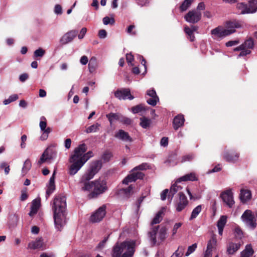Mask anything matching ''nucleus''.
Masks as SVG:
<instances>
[{"label":"nucleus","mask_w":257,"mask_h":257,"mask_svg":"<svg viewBox=\"0 0 257 257\" xmlns=\"http://www.w3.org/2000/svg\"><path fill=\"white\" fill-rule=\"evenodd\" d=\"M51 205L55 227L58 231H61L64 217V196L63 194L56 195Z\"/></svg>","instance_id":"f257e3e1"},{"label":"nucleus","mask_w":257,"mask_h":257,"mask_svg":"<svg viewBox=\"0 0 257 257\" xmlns=\"http://www.w3.org/2000/svg\"><path fill=\"white\" fill-rule=\"evenodd\" d=\"M82 189L90 192L87 197L89 199L96 198L105 193L108 189L107 182L104 179H98L93 181H84Z\"/></svg>","instance_id":"f03ea898"},{"label":"nucleus","mask_w":257,"mask_h":257,"mask_svg":"<svg viewBox=\"0 0 257 257\" xmlns=\"http://www.w3.org/2000/svg\"><path fill=\"white\" fill-rule=\"evenodd\" d=\"M87 150V146L84 143L79 145L74 149V154L69 159L70 162L72 163L69 170V173L70 175L75 174L85 164L79 158V156L80 153L86 152Z\"/></svg>","instance_id":"7ed1b4c3"},{"label":"nucleus","mask_w":257,"mask_h":257,"mask_svg":"<svg viewBox=\"0 0 257 257\" xmlns=\"http://www.w3.org/2000/svg\"><path fill=\"white\" fill-rule=\"evenodd\" d=\"M135 252L134 244L123 241L115 244L112 250V257H132Z\"/></svg>","instance_id":"20e7f679"},{"label":"nucleus","mask_w":257,"mask_h":257,"mask_svg":"<svg viewBox=\"0 0 257 257\" xmlns=\"http://www.w3.org/2000/svg\"><path fill=\"white\" fill-rule=\"evenodd\" d=\"M226 27L228 29H225L222 26H218L212 29L211 33L217 38H222L234 33L235 32L234 29L240 28L241 25L238 21L234 20L226 22Z\"/></svg>","instance_id":"39448f33"},{"label":"nucleus","mask_w":257,"mask_h":257,"mask_svg":"<svg viewBox=\"0 0 257 257\" xmlns=\"http://www.w3.org/2000/svg\"><path fill=\"white\" fill-rule=\"evenodd\" d=\"M102 167V162L100 160H95L91 162L87 172L81 177L80 182L88 181L93 178L94 175Z\"/></svg>","instance_id":"423d86ee"},{"label":"nucleus","mask_w":257,"mask_h":257,"mask_svg":"<svg viewBox=\"0 0 257 257\" xmlns=\"http://www.w3.org/2000/svg\"><path fill=\"white\" fill-rule=\"evenodd\" d=\"M243 221L252 229H254L256 226L254 215L250 210H245L241 216Z\"/></svg>","instance_id":"0eeeda50"},{"label":"nucleus","mask_w":257,"mask_h":257,"mask_svg":"<svg viewBox=\"0 0 257 257\" xmlns=\"http://www.w3.org/2000/svg\"><path fill=\"white\" fill-rule=\"evenodd\" d=\"M106 206L105 205H103L98 208L91 216L90 220L92 222H98L102 220L106 213Z\"/></svg>","instance_id":"6e6552de"},{"label":"nucleus","mask_w":257,"mask_h":257,"mask_svg":"<svg viewBox=\"0 0 257 257\" xmlns=\"http://www.w3.org/2000/svg\"><path fill=\"white\" fill-rule=\"evenodd\" d=\"M239 157V153L235 150L225 151L223 154V158L226 162L234 163L236 162Z\"/></svg>","instance_id":"1a4fd4ad"},{"label":"nucleus","mask_w":257,"mask_h":257,"mask_svg":"<svg viewBox=\"0 0 257 257\" xmlns=\"http://www.w3.org/2000/svg\"><path fill=\"white\" fill-rule=\"evenodd\" d=\"M185 20L190 23L195 24L199 22L201 18V13L196 11H190L185 16Z\"/></svg>","instance_id":"9d476101"},{"label":"nucleus","mask_w":257,"mask_h":257,"mask_svg":"<svg viewBox=\"0 0 257 257\" xmlns=\"http://www.w3.org/2000/svg\"><path fill=\"white\" fill-rule=\"evenodd\" d=\"M54 151L52 148H47L41 156L38 162V164L41 165L44 163L52 159L54 155Z\"/></svg>","instance_id":"9b49d317"},{"label":"nucleus","mask_w":257,"mask_h":257,"mask_svg":"<svg viewBox=\"0 0 257 257\" xmlns=\"http://www.w3.org/2000/svg\"><path fill=\"white\" fill-rule=\"evenodd\" d=\"M114 96L119 100H125L126 98L132 100L134 98V97L131 95V91L128 88L117 89L114 92Z\"/></svg>","instance_id":"f8f14e48"},{"label":"nucleus","mask_w":257,"mask_h":257,"mask_svg":"<svg viewBox=\"0 0 257 257\" xmlns=\"http://www.w3.org/2000/svg\"><path fill=\"white\" fill-rule=\"evenodd\" d=\"M220 197L229 208H231L234 204L233 193L231 190H227L222 192L220 194Z\"/></svg>","instance_id":"ddd939ff"},{"label":"nucleus","mask_w":257,"mask_h":257,"mask_svg":"<svg viewBox=\"0 0 257 257\" xmlns=\"http://www.w3.org/2000/svg\"><path fill=\"white\" fill-rule=\"evenodd\" d=\"M178 195L179 198L176 205V210L178 212H181L188 205V201L183 192H180Z\"/></svg>","instance_id":"4468645a"},{"label":"nucleus","mask_w":257,"mask_h":257,"mask_svg":"<svg viewBox=\"0 0 257 257\" xmlns=\"http://www.w3.org/2000/svg\"><path fill=\"white\" fill-rule=\"evenodd\" d=\"M185 122V118L184 115L179 114L174 117L173 120V128L177 131L179 128L182 127L184 125Z\"/></svg>","instance_id":"2eb2a0df"},{"label":"nucleus","mask_w":257,"mask_h":257,"mask_svg":"<svg viewBox=\"0 0 257 257\" xmlns=\"http://www.w3.org/2000/svg\"><path fill=\"white\" fill-rule=\"evenodd\" d=\"M56 171H54L53 175L50 177L48 184L47 185V190L46 194V197L47 199L50 195L55 190V179Z\"/></svg>","instance_id":"dca6fc26"},{"label":"nucleus","mask_w":257,"mask_h":257,"mask_svg":"<svg viewBox=\"0 0 257 257\" xmlns=\"http://www.w3.org/2000/svg\"><path fill=\"white\" fill-rule=\"evenodd\" d=\"M114 137L116 138L125 142H132L133 141L128 133L122 130H119L115 134Z\"/></svg>","instance_id":"f3484780"},{"label":"nucleus","mask_w":257,"mask_h":257,"mask_svg":"<svg viewBox=\"0 0 257 257\" xmlns=\"http://www.w3.org/2000/svg\"><path fill=\"white\" fill-rule=\"evenodd\" d=\"M41 206L40 199H35L32 201V205L31 206V210L29 215L31 217H33L38 212Z\"/></svg>","instance_id":"a211bd4d"},{"label":"nucleus","mask_w":257,"mask_h":257,"mask_svg":"<svg viewBox=\"0 0 257 257\" xmlns=\"http://www.w3.org/2000/svg\"><path fill=\"white\" fill-rule=\"evenodd\" d=\"M159 225L153 226L148 232V236L153 245L157 243V233L158 232Z\"/></svg>","instance_id":"6ab92c4d"},{"label":"nucleus","mask_w":257,"mask_h":257,"mask_svg":"<svg viewBox=\"0 0 257 257\" xmlns=\"http://www.w3.org/2000/svg\"><path fill=\"white\" fill-rule=\"evenodd\" d=\"M165 211V208L163 207L157 213L151 223L152 226L159 223L162 220Z\"/></svg>","instance_id":"aec40b11"},{"label":"nucleus","mask_w":257,"mask_h":257,"mask_svg":"<svg viewBox=\"0 0 257 257\" xmlns=\"http://www.w3.org/2000/svg\"><path fill=\"white\" fill-rule=\"evenodd\" d=\"M251 193L248 190L241 189L240 194V199L242 203H245L250 199Z\"/></svg>","instance_id":"412c9836"},{"label":"nucleus","mask_w":257,"mask_h":257,"mask_svg":"<svg viewBox=\"0 0 257 257\" xmlns=\"http://www.w3.org/2000/svg\"><path fill=\"white\" fill-rule=\"evenodd\" d=\"M198 180L197 177L196 176V174L194 172H191L189 174H187L185 175L184 176L180 177L178 180V181L180 182L181 181H197Z\"/></svg>","instance_id":"4be33fe9"},{"label":"nucleus","mask_w":257,"mask_h":257,"mask_svg":"<svg viewBox=\"0 0 257 257\" xmlns=\"http://www.w3.org/2000/svg\"><path fill=\"white\" fill-rule=\"evenodd\" d=\"M178 182H179L177 180L175 184L171 186L168 194V199L170 198V199L172 200L174 194L182 189L180 186L177 185Z\"/></svg>","instance_id":"5701e85b"},{"label":"nucleus","mask_w":257,"mask_h":257,"mask_svg":"<svg viewBox=\"0 0 257 257\" xmlns=\"http://www.w3.org/2000/svg\"><path fill=\"white\" fill-rule=\"evenodd\" d=\"M253 252L251 244H247L245 249L241 252L240 257H250Z\"/></svg>","instance_id":"b1692460"},{"label":"nucleus","mask_w":257,"mask_h":257,"mask_svg":"<svg viewBox=\"0 0 257 257\" xmlns=\"http://www.w3.org/2000/svg\"><path fill=\"white\" fill-rule=\"evenodd\" d=\"M240 246L239 243L230 242L227 247V252L229 254H233L239 248Z\"/></svg>","instance_id":"393cba45"},{"label":"nucleus","mask_w":257,"mask_h":257,"mask_svg":"<svg viewBox=\"0 0 257 257\" xmlns=\"http://www.w3.org/2000/svg\"><path fill=\"white\" fill-rule=\"evenodd\" d=\"M78 32L76 30H72L65 34V44L71 42L78 35Z\"/></svg>","instance_id":"a878e982"},{"label":"nucleus","mask_w":257,"mask_h":257,"mask_svg":"<svg viewBox=\"0 0 257 257\" xmlns=\"http://www.w3.org/2000/svg\"><path fill=\"white\" fill-rule=\"evenodd\" d=\"M43 245V239L41 238H40L38 239H36L35 241L30 243L29 244V247L31 249H35L42 247Z\"/></svg>","instance_id":"bb28decb"},{"label":"nucleus","mask_w":257,"mask_h":257,"mask_svg":"<svg viewBox=\"0 0 257 257\" xmlns=\"http://www.w3.org/2000/svg\"><path fill=\"white\" fill-rule=\"evenodd\" d=\"M97 67V59L95 57H92L88 64V69L90 73H93Z\"/></svg>","instance_id":"cd10ccee"},{"label":"nucleus","mask_w":257,"mask_h":257,"mask_svg":"<svg viewBox=\"0 0 257 257\" xmlns=\"http://www.w3.org/2000/svg\"><path fill=\"white\" fill-rule=\"evenodd\" d=\"M247 8L249 14L255 13L257 11V0H249Z\"/></svg>","instance_id":"c85d7f7f"},{"label":"nucleus","mask_w":257,"mask_h":257,"mask_svg":"<svg viewBox=\"0 0 257 257\" xmlns=\"http://www.w3.org/2000/svg\"><path fill=\"white\" fill-rule=\"evenodd\" d=\"M137 179L134 173V171L132 170V173L128 175L126 177L122 180V183L124 184H128L130 182H135Z\"/></svg>","instance_id":"c756f323"},{"label":"nucleus","mask_w":257,"mask_h":257,"mask_svg":"<svg viewBox=\"0 0 257 257\" xmlns=\"http://www.w3.org/2000/svg\"><path fill=\"white\" fill-rule=\"evenodd\" d=\"M243 50H250L253 48L254 42L252 38H250L244 42L242 44Z\"/></svg>","instance_id":"7c9ffc66"},{"label":"nucleus","mask_w":257,"mask_h":257,"mask_svg":"<svg viewBox=\"0 0 257 257\" xmlns=\"http://www.w3.org/2000/svg\"><path fill=\"white\" fill-rule=\"evenodd\" d=\"M121 116V115L119 113L112 112L106 114V117L108 118L110 124H111L113 121L114 120L120 121Z\"/></svg>","instance_id":"2f4dec72"},{"label":"nucleus","mask_w":257,"mask_h":257,"mask_svg":"<svg viewBox=\"0 0 257 257\" xmlns=\"http://www.w3.org/2000/svg\"><path fill=\"white\" fill-rule=\"evenodd\" d=\"M236 8L240 11V14H249L247 5L244 3H238L236 5Z\"/></svg>","instance_id":"473e14b6"},{"label":"nucleus","mask_w":257,"mask_h":257,"mask_svg":"<svg viewBox=\"0 0 257 257\" xmlns=\"http://www.w3.org/2000/svg\"><path fill=\"white\" fill-rule=\"evenodd\" d=\"M80 153L79 158L85 163L90 158L93 156V153L92 151H89L88 152Z\"/></svg>","instance_id":"72a5a7b5"},{"label":"nucleus","mask_w":257,"mask_h":257,"mask_svg":"<svg viewBox=\"0 0 257 257\" xmlns=\"http://www.w3.org/2000/svg\"><path fill=\"white\" fill-rule=\"evenodd\" d=\"M140 125L143 128H148L151 123V119L146 117H142L140 118Z\"/></svg>","instance_id":"f704fd0d"},{"label":"nucleus","mask_w":257,"mask_h":257,"mask_svg":"<svg viewBox=\"0 0 257 257\" xmlns=\"http://www.w3.org/2000/svg\"><path fill=\"white\" fill-rule=\"evenodd\" d=\"M202 210V206L201 205H199L196 206L195 208L193 209L191 215L190 216V217L189 218L190 220H191L194 218H195L198 214L200 213V212Z\"/></svg>","instance_id":"c9c22d12"},{"label":"nucleus","mask_w":257,"mask_h":257,"mask_svg":"<svg viewBox=\"0 0 257 257\" xmlns=\"http://www.w3.org/2000/svg\"><path fill=\"white\" fill-rule=\"evenodd\" d=\"M167 229L165 226L162 227L159 231V239L161 241H163L166 237Z\"/></svg>","instance_id":"e433bc0d"},{"label":"nucleus","mask_w":257,"mask_h":257,"mask_svg":"<svg viewBox=\"0 0 257 257\" xmlns=\"http://www.w3.org/2000/svg\"><path fill=\"white\" fill-rule=\"evenodd\" d=\"M193 0H185L180 6L181 12L186 11L191 5Z\"/></svg>","instance_id":"4c0bfd02"},{"label":"nucleus","mask_w":257,"mask_h":257,"mask_svg":"<svg viewBox=\"0 0 257 257\" xmlns=\"http://www.w3.org/2000/svg\"><path fill=\"white\" fill-rule=\"evenodd\" d=\"M227 222V217L225 215L221 216L217 223V227H224Z\"/></svg>","instance_id":"58836bf2"},{"label":"nucleus","mask_w":257,"mask_h":257,"mask_svg":"<svg viewBox=\"0 0 257 257\" xmlns=\"http://www.w3.org/2000/svg\"><path fill=\"white\" fill-rule=\"evenodd\" d=\"M132 111L134 113H138L145 110V106L142 104H138L132 107Z\"/></svg>","instance_id":"ea45409f"},{"label":"nucleus","mask_w":257,"mask_h":257,"mask_svg":"<svg viewBox=\"0 0 257 257\" xmlns=\"http://www.w3.org/2000/svg\"><path fill=\"white\" fill-rule=\"evenodd\" d=\"M32 164L30 159H27L24 162L23 167L22 168V172L26 173L31 168Z\"/></svg>","instance_id":"a19ab883"},{"label":"nucleus","mask_w":257,"mask_h":257,"mask_svg":"<svg viewBox=\"0 0 257 257\" xmlns=\"http://www.w3.org/2000/svg\"><path fill=\"white\" fill-rule=\"evenodd\" d=\"M112 157V153L109 151H106L102 154L101 158L104 162H107L110 160Z\"/></svg>","instance_id":"79ce46f5"},{"label":"nucleus","mask_w":257,"mask_h":257,"mask_svg":"<svg viewBox=\"0 0 257 257\" xmlns=\"http://www.w3.org/2000/svg\"><path fill=\"white\" fill-rule=\"evenodd\" d=\"M99 126L100 124L98 123H96V124H93L87 127L86 130V132L87 133L96 132L99 129Z\"/></svg>","instance_id":"37998d69"},{"label":"nucleus","mask_w":257,"mask_h":257,"mask_svg":"<svg viewBox=\"0 0 257 257\" xmlns=\"http://www.w3.org/2000/svg\"><path fill=\"white\" fill-rule=\"evenodd\" d=\"M39 125L42 131H45L47 130V120L45 116L41 117Z\"/></svg>","instance_id":"c03bdc74"},{"label":"nucleus","mask_w":257,"mask_h":257,"mask_svg":"<svg viewBox=\"0 0 257 257\" xmlns=\"http://www.w3.org/2000/svg\"><path fill=\"white\" fill-rule=\"evenodd\" d=\"M45 54V51L41 48L35 50L34 52V57L38 58L42 57Z\"/></svg>","instance_id":"a18cd8bd"},{"label":"nucleus","mask_w":257,"mask_h":257,"mask_svg":"<svg viewBox=\"0 0 257 257\" xmlns=\"http://www.w3.org/2000/svg\"><path fill=\"white\" fill-rule=\"evenodd\" d=\"M18 99V95L16 94L11 95L8 99H5L4 101V104L7 105L12 102L15 101Z\"/></svg>","instance_id":"49530a36"},{"label":"nucleus","mask_w":257,"mask_h":257,"mask_svg":"<svg viewBox=\"0 0 257 257\" xmlns=\"http://www.w3.org/2000/svg\"><path fill=\"white\" fill-rule=\"evenodd\" d=\"M103 23L104 25H108L110 24L111 25H113L115 23V20L113 18H109V17H105L103 18L102 20Z\"/></svg>","instance_id":"de8ad7c7"},{"label":"nucleus","mask_w":257,"mask_h":257,"mask_svg":"<svg viewBox=\"0 0 257 257\" xmlns=\"http://www.w3.org/2000/svg\"><path fill=\"white\" fill-rule=\"evenodd\" d=\"M149 168V165L146 163H142L141 165L135 167L133 169V171H138V170H146Z\"/></svg>","instance_id":"09e8293b"},{"label":"nucleus","mask_w":257,"mask_h":257,"mask_svg":"<svg viewBox=\"0 0 257 257\" xmlns=\"http://www.w3.org/2000/svg\"><path fill=\"white\" fill-rule=\"evenodd\" d=\"M194 155L193 154L191 153L186 155L182 157L181 162L184 163L187 161H191L194 159Z\"/></svg>","instance_id":"8fccbe9b"},{"label":"nucleus","mask_w":257,"mask_h":257,"mask_svg":"<svg viewBox=\"0 0 257 257\" xmlns=\"http://www.w3.org/2000/svg\"><path fill=\"white\" fill-rule=\"evenodd\" d=\"M184 31L189 37L190 41L192 42L195 39V36L193 33L190 30V28L187 26L185 27Z\"/></svg>","instance_id":"3c124183"},{"label":"nucleus","mask_w":257,"mask_h":257,"mask_svg":"<svg viewBox=\"0 0 257 257\" xmlns=\"http://www.w3.org/2000/svg\"><path fill=\"white\" fill-rule=\"evenodd\" d=\"M216 239L214 238H212L208 242L206 250L212 251V249L213 247V246L216 244Z\"/></svg>","instance_id":"603ef678"},{"label":"nucleus","mask_w":257,"mask_h":257,"mask_svg":"<svg viewBox=\"0 0 257 257\" xmlns=\"http://www.w3.org/2000/svg\"><path fill=\"white\" fill-rule=\"evenodd\" d=\"M133 188L132 185H130L127 188L122 189L126 197L129 198L133 194Z\"/></svg>","instance_id":"864d4df0"},{"label":"nucleus","mask_w":257,"mask_h":257,"mask_svg":"<svg viewBox=\"0 0 257 257\" xmlns=\"http://www.w3.org/2000/svg\"><path fill=\"white\" fill-rule=\"evenodd\" d=\"M119 121L126 125H130L133 122V120L131 118L124 116L122 115Z\"/></svg>","instance_id":"5fc2aeb1"},{"label":"nucleus","mask_w":257,"mask_h":257,"mask_svg":"<svg viewBox=\"0 0 257 257\" xmlns=\"http://www.w3.org/2000/svg\"><path fill=\"white\" fill-rule=\"evenodd\" d=\"M43 134L41 135L40 139L42 141H44L47 139L49 134L51 132V128L49 127L47 128L45 131H42Z\"/></svg>","instance_id":"6e6d98bb"},{"label":"nucleus","mask_w":257,"mask_h":257,"mask_svg":"<svg viewBox=\"0 0 257 257\" xmlns=\"http://www.w3.org/2000/svg\"><path fill=\"white\" fill-rule=\"evenodd\" d=\"M184 250L183 246H179L178 249L174 252L171 257H181L183 253L182 251Z\"/></svg>","instance_id":"4d7b16f0"},{"label":"nucleus","mask_w":257,"mask_h":257,"mask_svg":"<svg viewBox=\"0 0 257 257\" xmlns=\"http://www.w3.org/2000/svg\"><path fill=\"white\" fill-rule=\"evenodd\" d=\"M159 101L158 96L152 97L147 100V103L152 106H155L157 104V101Z\"/></svg>","instance_id":"13d9d810"},{"label":"nucleus","mask_w":257,"mask_h":257,"mask_svg":"<svg viewBox=\"0 0 257 257\" xmlns=\"http://www.w3.org/2000/svg\"><path fill=\"white\" fill-rule=\"evenodd\" d=\"M197 247V244L194 243L192 245H190L188 247L187 251L186 253V256H188L191 253H192L193 252L195 251Z\"/></svg>","instance_id":"bf43d9fd"},{"label":"nucleus","mask_w":257,"mask_h":257,"mask_svg":"<svg viewBox=\"0 0 257 257\" xmlns=\"http://www.w3.org/2000/svg\"><path fill=\"white\" fill-rule=\"evenodd\" d=\"M126 60L129 65H133V64H132V62L134 60V57L131 53H127L126 54Z\"/></svg>","instance_id":"052dcab7"},{"label":"nucleus","mask_w":257,"mask_h":257,"mask_svg":"<svg viewBox=\"0 0 257 257\" xmlns=\"http://www.w3.org/2000/svg\"><path fill=\"white\" fill-rule=\"evenodd\" d=\"M239 43V41L238 40L233 41H229L225 43V46L227 47H231L232 46L236 45Z\"/></svg>","instance_id":"680f3d73"},{"label":"nucleus","mask_w":257,"mask_h":257,"mask_svg":"<svg viewBox=\"0 0 257 257\" xmlns=\"http://www.w3.org/2000/svg\"><path fill=\"white\" fill-rule=\"evenodd\" d=\"M182 225V223L181 222H178L175 224L172 230L173 235H174L177 233L178 229L180 228Z\"/></svg>","instance_id":"e2e57ef3"},{"label":"nucleus","mask_w":257,"mask_h":257,"mask_svg":"<svg viewBox=\"0 0 257 257\" xmlns=\"http://www.w3.org/2000/svg\"><path fill=\"white\" fill-rule=\"evenodd\" d=\"M54 12L57 15L62 14V8L60 5H56L55 7Z\"/></svg>","instance_id":"0e129e2a"},{"label":"nucleus","mask_w":257,"mask_h":257,"mask_svg":"<svg viewBox=\"0 0 257 257\" xmlns=\"http://www.w3.org/2000/svg\"><path fill=\"white\" fill-rule=\"evenodd\" d=\"M169 192L168 189H166L163 191L161 194V198L162 200H166L167 195L168 196Z\"/></svg>","instance_id":"69168bd1"},{"label":"nucleus","mask_w":257,"mask_h":257,"mask_svg":"<svg viewBox=\"0 0 257 257\" xmlns=\"http://www.w3.org/2000/svg\"><path fill=\"white\" fill-rule=\"evenodd\" d=\"M87 32V29L86 28H83L80 32L79 34L78 35V37L79 39H82L85 36Z\"/></svg>","instance_id":"338daca9"},{"label":"nucleus","mask_w":257,"mask_h":257,"mask_svg":"<svg viewBox=\"0 0 257 257\" xmlns=\"http://www.w3.org/2000/svg\"><path fill=\"white\" fill-rule=\"evenodd\" d=\"M107 36V32L105 30L101 29L98 32V36L100 38L104 39Z\"/></svg>","instance_id":"774afa93"}]
</instances>
